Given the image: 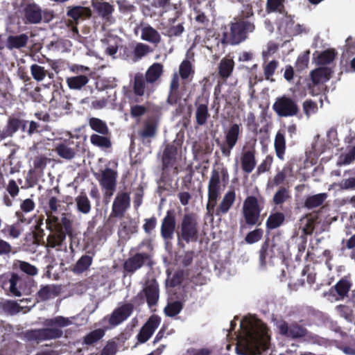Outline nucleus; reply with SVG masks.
I'll return each instance as SVG.
<instances>
[{
	"mask_svg": "<svg viewBox=\"0 0 355 355\" xmlns=\"http://www.w3.org/2000/svg\"><path fill=\"white\" fill-rule=\"evenodd\" d=\"M245 334L236 344V352L239 355L261 354L266 347L265 337L267 327L264 324L257 326L250 322L245 329Z\"/></svg>",
	"mask_w": 355,
	"mask_h": 355,
	"instance_id": "f257e3e1",
	"label": "nucleus"
},
{
	"mask_svg": "<svg viewBox=\"0 0 355 355\" xmlns=\"http://www.w3.org/2000/svg\"><path fill=\"white\" fill-rule=\"evenodd\" d=\"M72 324V321L62 315L45 319L43 325L45 328L27 330L23 334L24 339L26 341H35L37 343L50 340H55L62 337V328Z\"/></svg>",
	"mask_w": 355,
	"mask_h": 355,
	"instance_id": "f03ea898",
	"label": "nucleus"
},
{
	"mask_svg": "<svg viewBox=\"0 0 355 355\" xmlns=\"http://www.w3.org/2000/svg\"><path fill=\"white\" fill-rule=\"evenodd\" d=\"M229 173L227 168L222 166L213 169L208 184V202L206 205L207 214L213 216L214 207L220 195V182L224 184L229 182Z\"/></svg>",
	"mask_w": 355,
	"mask_h": 355,
	"instance_id": "7ed1b4c3",
	"label": "nucleus"
},
{
	"mask_svg": "<svg viewBox=\"0 0 355 355\" xmlns=\"http://www.w3.org/2000/svg\"><path fill=\"white\" fill-rule=\"evenodd\" d=\"M178 232V244L181 248H184L182 241L189 243L196 242L198 239L199 225L198 216L193 213L184 214L182 218Z\"/></svg>",
	"mask_w": 355,
	"mask_h": 355,
	"instance_id": "20e7f679",
	"label": "nucleus"
},
{
	"mask_svg": "<svg viewBox=\"0 0 355 355\" xmlns=\"http://www.w3.org/2000/svg\"><path fill=\"white\" fill-rule=\"evenodd\" d=\"M230 31L223 32L227 35L230 45L234 46L244 42L249 33H252L255 26L251 20L234 18V21L229 24Z\"/></svg>",
	"mask_w": 355,
	"mask_h": 355,
	"instance_id": "39448f33",
	"label": "nucleus"
},
{
	"mask_svg": "<svg viewBox=\"0 0 355 355\" xmlns=\"http://www.w3.org/2000/svg\"><path fill=\"white\" fill-rule=\"evenodd\" d=\"M261 210L262 207L260 206L257 198L254 196H248L243 202L242 209L245 224L250 227L260 225Z\"/></svg>",
	"mask_w": 355,
	"mask_h": 355,
	"instance_id": "423d86ee",
	"label": "nucleus"
},
{
	"mask_svg": "<svg viewBox=\"0 0 355 355\" xmlns=\"http://www.w3.org/2000/svg\"><path fill=\"white\" fill-rule=\"evenodd\" d=\"M275 326L281 336L292 340L305 338L309 334L308 329L296 321L288 324L286 320L281 319L276 321Z\"/></svg>",
	"mask_w": 355,
	"mask_h": 355,
	"instance_id": "0eeeda50",
	"label": "nucleus"
},
{
	"mask_svg": "<svg viewBox=\"0 0 355 355\" xmlns=\"http://www.w3.org/2000/svg\"><path fill=\"white\" fill-rule=\"evenodd\" d=\"M241 133V125L233 123L225 132L224 142H221L219 139H216V142L219 146L223 157H229L230 156L232 149L236 145L240 138Z\"/></svg>",
	"mask_w": 355,
	"mask_h": 355,
	"instance_id": "6e6552de",
	"label": "nucleus"
},
{
	"mask_svg": "<svg viewBox=\"0 0 355 355\" xmlns=\"http://www.w3.org/2000/svg\"><path fill=\"white\" fill-rule=\"evenodd\" d=\"M28 121L20 114H14L7 119L5 126L0 129V140L12 137L18 131L25 132Z\"/></svg>",
	"mask_w": 355,
	"mask_h": 355,
	"instance_id": "1a4fd4ad",
	"label": "nucleus"
},
{
	"mask_svg": "<svg viewBox=\"0 0 355 355\" xmlns=\"http://www.w3.org/2000/svg\"><path fill=\"white\" fill-rule=\"evenodd\" d=\"M151 265V256L147 252H137L128 257L123 263V277L133 275L144 265Z\"/></svg>",
	"mask_w": 355,
	"mask_h": 355,
	"instance_id": "9d476101",
	"label": "nucleus"
},
{
	"mask_svg": "<svg viewBox=\"0 0 355 355\" xmlns=\"http://www.w3.org/2000/svg\"><path fill=\"white\" fill-rule=\"evenodd\" d=\"M272 110L280 117L296 116L300 112L296 101L285 95L276 98Z\"/></svg>",
	"mask_w": 355,
	"mask_h": 355,
	"instance_id": "9b49d317",
	"label": "nucleus"
},
{
	"mask_svg": "<svg viewBox=\"0 0 355 355\" xmlns=\"http://www.w3.org/2000/svg\"><path fill=\"white\" fill-rule=\"evenodd\" d=\"M21 12L25 24H37L42 21V10L33 0H22Z\"/></svg>",
	"mask_w": 355,
	"mask_h": 355,
	"instance_id": "f8f14e48",
	"label": "nucleus"
},
{
	"mask_svg": "<svg viewBox=\"0 0 355 355\" xmlns=\"http://www.w3.org/2000/svg\"><path fill=\"white\" fill-rule=\"evenodd\" d=\"M176 228V213L174 209H168L162 220L160 234L163 240L168 243L173 240Z\"/></svg>",
	"mask_w": 355,
	"mask_h": 355,
	"instance_id": "ddd939ff",
	"label": "nucleus"
},
{
	"mask_svg": "<svg viewBox=\"0 0 355 355\" xmlns=\"http://www.w3.org/2000/svg\"><path fill=\"white\" fill-rule=\"evenodd\" d=\"M130 206V193L128 192L117 193L112 206L110 217L122 218Z\"/></svg>",
	"mask_w": 355,
	"mask_h": 355,
	"instance_id": "4468645a",
	"label": "nucleus"
},
{
	"mask_svg": "<svg viewBox=\"0 0 355 355\" xmlns=\"http://www.w3.org/2000/svg\"><path fill=\"white\" fill-rule=\"evenodd\" d=\"M134 305L124 303L116 308L109 316L108 322L111 327H115L125 321L133 313Z\"/></svg>",
	"mask_w": 355,
	"mask_h": 355,
	"instance_id": "2eb2a0df",
	"label": "nucleus"
},
{
	"mask_svg": "<svg viewBox=\"0 0 355 355\" xmlns=\"http://www.w3.org/2000/svg\"><path fill=\"white\" fill-rule=\"evenodd\" d=\"M159 293V285L155 279H153L147 283L142 292L138 293L136 297L143 300L145 297L148 306L152 307L157 304Z\"/></svg>",
	"mask_w": 355,
	"mask_h": 355,
	"instance_id": "dca6fc26",
	"label": "nucleus"
},
{
	"mask_svg": "<svg viewBox=\"0 0 355 355\" xmlns=\"http://www.w3.org/2000/svg\"><path fill=\"white\" fill-rule=\"evenodd\" d=\"M332 71L327 67H319L311 72V79L312 83L308 85L309 93L311 96H315L318 93L315 92L314 87L320 83L327 82L331 78Z\"/></svg>",
	"mask_w": 355,
	"mask_h": 355,
	"instance_id": "f3484780",
	"label": "nucleus"
},
{
	"mask_svg": "<svg viewBox=\"0 0 355 355\" xmlns=\"http://www.w3.org/2000/svg\"><path fill=\"white\" fill-rule=\"evenodd\" d=\"M161 319L158 315H151L141 328L137 335L138 342L140 343H144L148 340L159 325Z\"/></svg>",
	"mask_w": 355,
	"mask_h": 355,
	"instance_id": "a211bd4d",
	"label": "nucleus"
},
{
	"mask_svg": "<svg viewBox=\"0 0 355 355\" xmlns=\"http://www.w3.org/2000/svg\"><path fill=\"white\" fill-rule=\"evenodd\" d=\"M206 47L215 54L216 56H220L225 52L227 45H230L227 35L223 33L222 37L220 35H214L211 38H207L205 41Z\"/></svg>",
	"mask_w": 355,
	"mask_h": 355,
	"instance_id": "6ab92c4d",
	"label": "nucleus"
},
{
	"mask_svg": "<svg viewBox=\"0 0 355 355\" xmlns=\"http://www.w3.org/2000/svg\"><path fill=\"white\" fill-rule=\"evenodd\" d=\"M68 21L79 24L80 21L89 19L92 16V10L88 7L82 6H69L67 8Z\"/></svg>",
	"mask_w": 355,
	"mask_h": 355,
	"instance_id": "aec40b11",
	"label": "nucleus"
},
{
	"mask_svg": "<svg viewBox=\"0 0 355 355\" xmlns=\"http://www.w3.org/2000/svg\"><path fill=\"white\" fill-rule=\"evenodd\" d=\"M49 230L51 231L46 238V248H55L57 250L61 249L62 245L66 240V234L62 232V227L58 225L55 230L49 227Z\"/></svg>",
	"mask_w": 355,
	"mask_h": 355,
	"instance_id": "412c9836",
	"label": "nucleus"
},
{
	"mask_svg": "<svg viewBox=\"0 0 355 355\" xmlns=\"http://www.w3.org/2000/svg\"><path fill=\"white\" fill-rule=\"evenodd\" d=\"M118 177L117 171L106 168L101 171L100 178H96L100 185L104 190H115L116 186V180Z\"/></svg>",
	"mask_w": 355,
	"mask_h": 355,
	"instance_id": "4be33fe9",
	"label": "nucleus"
},
{
	"mask_svg": "<svg viewBox=\"0 0 355 355\" xmlns=\"http://www.w3.org/2000/svg\"><path fill=\"white\" fill-rule=\"evenodd\" d=\"M255 154L256 150L254 146H251L248 149L243 148L241 157V168L243 172L249 174L255 168L257 164Z\"/></svg>",
	"mask_w": 355,
	"mask_h": 355,
	"instance_id": "5701e85b",
	"label": "nucleus"
},
{
	"mask_svg": "<svg viewBox=\"0 0 355 355\" xmlns=\"http://www.w3.org/2000/svg\"><path fill=\"white\" fill-rule=\"evenodd\" d=\"M47 162L48 158L44 155L35 157L33 160V168L30 169L28 172L27 180L36 182L38 177L43 174Z\"/></svg>",
	"mask_w": 355,
	"mask_h": 355,
	"instance_id": "b1692460",
	"label": "nucleus"
},
{
	"mask_svg": "<svg viewBox=\"0 0 355 355\" xmlns=\"http://www.w3.org/2000/svg\"><path fill=\"white\" fill-rule=\"evenodd\" d=\"M236 200V192L234 189L229 190L223 196L217 208L214 209V213L217 216L226 214Z\"/></svg>",
	"mask_w": 355,
	"mask_h": 355,
	"instance_id": "393cba45",
	"label": "nucleus"
},
{
	"mask_svg": "<svg viewBox=\"0 0 355 355\" xmlns=\"http://www.w3.org/2000/svg\"><path fill=\"white\" fill-rule=\"evenodd\" d=\"M177 154L178 148L176 146L172 144L166 146L162 157L163 175L166 172L167 169L173 166Z\"/></svg>",
	"mask_w": 355,
	"mask_h": 355,
	"instance_id": "a878e982",
	"label": "nucleus"
},
{
	"mask_svg": "<svg viewBox=\"0 0 355 355\" xmlns=\"http://www.w3.org/2000/svg\"><path fill=\"white\" fill-rule=\"evenodd\" d=\"M60 292V286L55 284L42 285L36 293V297L40 301L45 302L58 296Z\"/></svg>",
	"mask_w": 355,
	"mask_h": 355,
	"instance_id": "bb28decb",
	"label": "nucleus"
},
{
	"mask_svg": "<svg viewBox=\"0 0 355 355\" xmlns=\"http://www.w3.org/2000/svg\"><path fill=\"white\" fill-rule=\"evenodd\" d=\"M234 65L235 63L233 58L229 55L223 58L218 66V76L223 80H227L232 76Z\"/></svg>",
	"mask_w": 355,
	"mask_h": 355,
	"instance_id": "cd10ccee",
	"label": "nucleus"
},
{
	"mask_svg": "<svg viewBox=\"0 0 355 355\" xmlns=\"http://www.w3.org/2000/svg\"><path fill=\"white\" fill-rule=\"evenodd\" d=\"M270 247L277 255V258L284 259L286 251L288 250V244L281 234L278 233L272 236L270 241Z\"/></svg>",
	"mask_w": 355,
	"mask_h": 355,
	"instance_id": "c85d7f7f",
	"label": "nucleus"
},
{
	"mask_svg": "<svg viewBox=\"0 0 355 355\" xmlns=\"http://www.w3.org/2000/svg\"><path fill=\"white\" fill-rule=\"evenodd\" d=\"M158 127V119L154 115L148 116L144 123L143 130L140 132L141 137L151 138L155 137Z\"/></svg>",
	"mask_w": 355,
	"mask_h": 355,
	"instance_id": "c756f323",
	"label": "nucleus"
},
{
	"mask_svg": "<svg viewBox=\"0 0 355 355\" xmlns=\"http://www.w3.org/2000/svg\"><path fill=\"white\" fill-rule=\"evenodd\" d=\"M274 258H277V255L270 247V240L267 237L262 243L259 250V261L262 266H266L269 261H272Z\"/></svg>",
	"mask_w": 355,
	"mask_h": 355,
	"instance_id": "7c9ffc66",
	"label": "nucleus"
},
{
	"mask_svg": "<svg viewBox=\"0 0 355 355\" xmlns=\"http://www.w3.org/2000/svg\"><path fill=\"white\" fill-rule=\"evenodd\" d=\"M9 292L10 294L15 297H21L23 295V284L25 280V277L20 276L16 272L10 273Z\"/></svg>",
	"mask_w": 355,
	"mask_h": 355,
	"instance_id": "2f4dec72",
	"label": "nucleus"
},
{
	"mask_svg": "<svg viewBox=\"0 0 355 355\" xmlns=\"http://www.w3.org/2000/svg\"><path fill=\"white\" fill-rule=\"evenodd\" d=\"M73 144V141L69 139L64 140L63 143L59 144L56 146L55 151L60 157L64 159L71 160L74 158L76 155V150L70 146Z\"/></svg>",
	"mask_w": 355,
	"mask_h": 355,
	"instance_id": "473e14b6",
	"label": "nucleus"
},
{
	"mask_svg": "<svg viewBox=\"0 0 355 355\" xmlns=\"http://www.w3.org/2000/svg\"><path fill=\"white\" fill-rule=\"evenodd\" d=\"M195 105L196 107L195 113L196 123L199 126L205 125L210 116L208 109V101L207 100L205 103H198V101H196Z\"/></svg>",
	"mask_w": 355,
	"mask_h": 355,
	"instance_id": "72a5a7b5",
	"label": "nucleus"
},
{
	"mask_svg": "<svg viewBox=\"0 0 355 355\" xmlns=\"http://www.w3.org/2000/svg\"><path fill=\"white\" fill-rule=\"evenodd\" d=\"M89 78L83 74L67 77L66 83L71 90H82L89 83Z\"/></svg>",
	"mask_w": 355,
	"mask_h": 355,
	"instance_id": "f704fd0d",
	"label": "nucleus"
},
{
	"mask_svg": "<svg viewBox=\"0 0 355 355\" xmlns=\"http://www.w3.org/2000/svg\"><path fill=\"white\" fill-rule=\"evenodd\" d=\"M22 309L15 300H4L0 302V314L12 316L21 312Z\"/></svg>",
	"mask_w": 355,
	"mask_h": 355,
	"instance_id": "c9c22d12",
	"label": "nucleus"
},
{
	"mask_svg": "<svg viewBox=\"0 0 355 355\" xmlns=\"http://www.w3.org/2000/svg\"><path fill=\"white\" fill-rule=\"evenodd\" d=\"M28 42V37L25 33L19 35H9L6 40V46L9 50L19 49L25 47Z\"/></svg>",
	"mask_w": 355,
	"mask_h": 355,
	"instance_id": "e433bc0d",
	"label": "nucleus"
},
{
	"mask_svg": "<svg viewBox=\"0 0 355 355\" xmlns=\"http://www.w3.org/2000/svg\"><path fill=\"white\" fill-rule=\"evenodd\" d=\"M352 285L351 282L347 277H343L330 288V291L332 293L334 291L337 293L338 299L343 300L348 296Z\"/></svg>",
	"mask_w": 355,
	"mask_h": 355,
	"instance_id": "4c0bfd02",
	"label": "nucleus"
},
{
	"mask_svg": "<svg viewBox=\"0 0 355 355\" xmlns=\"http://www.w3.org/2000/svg\"><path fill=\"white\" fill-rule=\"evenodd\" d=\"M141 37L143 40L150 42L155 46L162 40L159 32L150 26H147L142 28Z\"/></svg>",
	"mask_w": 355,
	"mask_h": 355,
	"instance_id": "58836bf2",
	"label": "nucleus"
},
{
	"mask_svg": "<svg viewBox=\"0 0 355 355\" xmlns=\"http://www.w3.org/2000/svg\"><path fill=\"white\" fill-rule=\"evenodd\" d=\"M327 193H320L312 196H309L304 200V207L308 209H312L323 205L327 198Z\"/></svg>",
	"mask_w": 355,
	"mask_h": 355,
	"instance_id": "ea45409f",
	"label": "nucleus"
},
{
	"mask_svg": "<svg viewBox=\"0 0 355 355\" xmlns=\"http://www.w3.org/2000/svg\"><path fill=\"white\" fill-rule=\"evenodd\" d=\"M92 6L98 15L105 19H109L114 10V6L105 1H96Z\"/></svg>",
	"mask_w": 355,
	"mask_h": 355,
	"instance_id": "a19ab883",
	"label": "nucleus"
},
{
	"mask_svg": "<svg viewBox=\"0 0 355 355\" xmlns=\"http://www.w3.org/2000/svg\"><path fill=\"white\" fill-rule=\"evenodd\" d=\"M75 202L78 212L83 214H88L91 211V202L85 193L81 192L76 196L75 198Z\"/></svg>",
	"mask_w": 355,
	"mask_h": 355,
	"instance_id": "79ce46f5",
	"label": "nucleus"
},
{
	"mask_svg": "<svg viewBox=\"0 0 355 355\" xmlns=\"http://www.w3.org/2000/svg\"><path fill=\"white\" fill-rule=\"evenodd\" d=\"M88 124L90 128L100 135H111L110 130L105 121L96 117L89 119Z\"/></svg>",
	"mask_w": 355,
	"mask_h": 355,
	"instance_id": "37998d69",
	"label": "nucleus"
},
{
	"mask_svg": "<svg viewBox=\"0 0 355 355\" xmlns=\"http://www.w3.org/2000/svg\"><path fill=\"white\" fill-rule=\"evenodd\" d=\"M293 173V167L291 164L284 165L282 169L277 173L272 180L270 182V186L277 187L282 184L288 176H291Z\"/></svg>",
	"mask_w": 355,
	"mask_h": 355,
	"instance_id": "c03bdc74",
	"label": "nucleus"
},
{
	"mask_svg": "<svg viewBox=\"0 0 355 355\" xmlns=\"http://www.w3.org/2000/svg\"><path fill=\"white\" fill-rule=\"evenodd\" d=\"M274 147L277 157L281 159H284L286 152V139L284 132L278 131L275 135Z\"/></svg>",
	"mask_w": 355,
	"mask_h": 355,
	"instance_id": "a18cd8bd",
	"label": "nucleus"
},
{
	"mask_svg": "<svg viewBox=\"0 0 355 355\" xmlns=\"http://www.w3.org/2000/svg\"><path fill=\"white\" fill-rule=\"evenodd\" d=\"M162 72L163 65L161 63L156 62L148 69L144 78L147 83H153L159 78Z\"/></svg>",
	"mask_w": 355,
	"mask_h": 355,
	"instance_id": "49530a36",
	"label": "nucleus"
},
{
	"mask_svg": "<svg viewBox=\"0 0 355 355\" xmlns=\"http://www.w3.org/2000/svg\"><path fill=\"white\" fill-rule=\"evenodd\" d=\"M285 220L284 214L282 212L271 214L266 223V233L268 234L271 230L280 227Z\"/></svg>",
	"mask_w": 355,
	"mask_h": 355,
	"instance_id": "de8ad7c7",
	"label": "nucleus"
},
{
	"mask_svg": "<svg viewBox=\"0 0 355 355\" xmlns=\"http://www.w3.org/2000/svg\"><path fill=\"white\" fill-rule=\"evenodd\" d=\"M195 73V69L191 62L187 60H184L179 66V77L183 80L191 81Z\"/></svg>",
	"mask_w": 355,
	"mask_h": 355,
	"instance_id": "09e8293b",
	"label": "nucleus"
},
{
	"mask_svg": "<svg viewBox=\"0 0 355 355\" xmlns=\"http://www.w3.org/2000/svg\"><path fill=\"white\" fill-rule=\"evenodd\" d=\"M91 144L100 148H110L112 147L110 135L92 134L90 136Z\"/></svg>",
	"mask_w": 355,
	"mask_h": 355,
	"instance_id": "8fccbe9b",
	"label": "nucleus"
},
{
	"mask_svg": "<svg viewBox=\"0 0 355 355\" xmlns=\"http://www.w3.org/2000/svg\"><path fill=\"white\" fill-rule=\"evenodd\" d=\"M12 268L14 270H19L30 276H35L38 273V270L35 266L26 261L17 259L14 261Z\"/></svg>",
	"mask_w": 355,
	"mask_h": 355,
	"instance_id": "3c124183",
	"label": "nucleus"
},
{
	"mask_svg": "<svg viewBox=\"0 0 355 355\" xmlns=\"http://www.w3.org/2000/svg\"><path fill=\"white\" fill-rule=\"evenodd\" d=\"M146 78L140 73L135 74L133 80L132 89L137 96H143L145 94Z\"/></svg>",
	"mask_w": 355,
	"mask_h": 355,
	"instance_id": "603ef678",
	"label": "nucleus"
},
{
	"mask_svg": "<svg viewBox=\"0 0 355 355\" xmlns=\"http://www.w3.org/2000/svg\"><path fill=\"white\" fill-rule=\"evenodd\" d=\"M184 308L182 302L176 300L168 302L165 306L164 311L166 315L168 317H175L178 315Z\"/></svg>",
	"mask_w": 355,
	"mask_h": 355,
	"instance_id": "864d4df0",
	"label": "nucleus"
},
{
	"mask_svg": "<svg viewBox=\"0 0 355 355\" xmlns=\"http://www.w3.org/2000/svg\"><path fill=\"white\" fill-rule=\"evenodd\" d=\"M347 153L339 156L337 162L338 166L348 165L355 160V146H347Z\"/></svg>",
	"mask_w": 355,
	"mask_h": 355,
	"instance_id": "5fc2aeb1",
	"label": "nucleus"
},
{
	"mask_svg": "<svg viewBox=\"0 0 355 355\" xmlns=\"http://www.w3.org/2000/svg\"><path fill=\"white\" fill-rule=\"evenodd\" d=\"M105 335V331L102 329H96L90 331L83 338V344L92 345L99 341Z\"/></svg>",
	"mask_w": 355,
	"mask_h": 355,
	"instance_id": "6e6d98bb",
	"label": "nucleus"
},
{
	"mask_svg": "<svg viewBox=\"0 0 355 355\" xmlns=\"http://www.w3.org/2000/svg\"><path fill=\"white\" fill-rule=\"evenodd\" d=\"M336 55V52L334 49H329L321 52L318 58L317 62L320 65H325L334 61Z\"/></svg>",
	"mask_w": 355,
	"mask_h": 355,
	"instance_id": "4d7b16f0",
	"label": "nucleus"
},
{
	"mask_svg": "<svg viewBox=\"0 0 355 355\" xmlns=\"http://www.w3.org/2000/svg\"><path fill=\"white\" fill-rule=\"evenodd\" d=\"M93 258L92 256L83 255L76 263L74 270L77 272H83L86 271L92 263Z\"/></svg>",
	"mask_w": 355,
	"mask_h": 355,
	"instance_id": "13d9d810",
	"label": "nucleus"
},
{
	"mask_svg": "<svg viewBox=\"0 0 355 355\" xmlns=\"http://www.w3.org/2000/svg\"><path fill=\"white\" fill-rule=\"evenodd\" d=\"M291 198L289 189L281 187L273 196V202L277 205H282Z\"/></svg>",
	"mask_w": 355,
	"mask_h": 355,
	"instance_id": "bf43d9fd",
	"label": "nucleus"
},
{
	"mask_svg": "<svg viewBox=\"0 0 355 355\" xmlns=\"http://www.w3.org/2000/svg\"><path fill=\"white\" fill-rule=\"evenodd\" d=\"M70 214L63 213L61 217L60 225L62 227L64 234L71 236L73 234V221L70 219Z\"/></svg>",
	"mask_w": 355,
	"mask_h": 355,
	"instance_id": "052dcab7",
	"label": "nucleus"
},
{
	"mask_svg": "<svg viewBox=\"0 0 355 355\" xmlns=\"http://www.w3.org/2000/svg\"><path fill=\"white\" fill-rule=\"evenodd\" d=\"M45 235L44 230L41 227L40 224H36L34 226V230L32 233L26 235V238L30 236L33 239V243L39 245L44 242V236Z\"/></svg>",
	"mask_w": 355,
	"mask_h": 355,
	"instance_id": "680f3d73",
	"label": "nucleus"
},
{
	"mask_svg": "<svg viewBox=\"0 0 355 355\" xmlns=\"http://www.w3.org/2000/svg\"><path fill=\"white\" fill-rule=\"evenodd\" d=\"M148 111V107L144 105H131L130 108V114L132 119L139 121L141 116L145 115Z\"/></svg>",
	"mask_w": 355,
	"mask_h": 355,
	"instance_id": "e2e57ef3",
	"label": "nucleus"
},
{
	"mask_svg": "<svg viewBox=\"0 0 355 355\" xmlns=\"http://www.w3.org/2000/svg\"><path fill=\"white\" fill-rule=\"evenodd\" d=\"M31 73L33 78L37 82L42 81L48 73L44 67L37 64H33L31 66Z\"/></svg>",
	"mask_w": 355,
	"mask_h": 355,
	"instance_id": "0e129e2a",
	"label": "nucleus"
},
{
	"mask_svg": "<svg viewBox=\"0 0 355 355\" xmlns=\"http://www.w3.org/2000/svg\"><path fill=\"white\" fill-rule=\"evenodd\" d=\"M242 4V8L236 18L243 19V20H249L248 19L254 15L252 6L251 3L247 0H245Z\"/></svg>",
	"mask_w": 355,
	"mask_h": 355,
	"instance_id": "69168bd1",
	"label": "nucleus"
},
{
	"mask_svg": "<svg viewBox=\"0 0 355 355\" xmlns=\"http://www.w3.org/2000/svg\"><path fill=\"white\" fill-rule=\"evenodd\" d=\"M263 230L261 228H257L248 232L245 237V241L248 244H253L260 241L263 236Z\"/></svg>",
	"mask_w": 355,
	"mask_h": 355,
	"instance_id": "338daca9",
	"label": "nucleus"
},
{
	"mask_svg": "<svg viewBox=\"0 0 355 355\" xmlns=\"http://www.w3.org/2000/svg\"><path fill=\"white\" fill-rule=\"evenodd\" d=\"M279 65L278 61L273 60L263 65V73L266 80H273L271 78Z\"/></svg>",
	"mask_w": 355,
	"mask_h": 355,
	"instance_id": "774afa93",
	"label": "nucleus"
}]
</instances>
